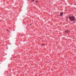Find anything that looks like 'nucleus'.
Here are the masks:
<instances>
[{
	"label": "nucleus",
	"instance_id": "4",
	"mask_svg": "<svg viewBox=\"0 0 76 76\" xmlns=\"http://www.w3.org/2000/svg\"><path fill=\"white\" fill-rule=\"evenodd\" d=\"M35 3H38V1H35Z\"/></svg>",
	"mask_w": 76,
	"mask_h": 76
},
{
	"label": "nucleus",
	"instance_id": "5",
	"mask_svg": "<svg viewBox=\"0 0 76 76\" xmlns=\"http://www.w3.org/2000/svg\"><path fill=\"white\" fill-rule=\"evenodd\" d=\"M32 0V1L33 2H34V1H35L34 0Z\"/></svg>",
	"mask_w": 76,
	"mask_h": 76
},
{
	"label": "nucleus",
	"instance_id": "3",
	"mask_svg": "<svg viewBox=\"0 0 76 76\" xmlns=\"http://www.w3.org/2000/svg\"><path fill=\"white\" fill-rule=\"evenodd\" d=\"M69 33H70V31L69 30H68L67 31V34L68 33V35H69Z\"/></svg>",
	"mask_w": 76,
	"mask_h": 76
},
{
	"label": "nucleus",
	"instance_id": "8",
	"mask_svg": "<svg viewBox=\"0 0 76 76\" xmlns=\"http://www.w3.org/2000/svg\"><path fill=\"white\" fill-rule=\"evenodd\" d=\"M65 32H66V31H65Z\"/></svg>",
	"mask_w": 76,
	"mask_h": 76
},
{
	"label": "nucleus",
	"instance_id": "7",
	"mask_svg": "<svg viewBox=\"0 0 76 76\" xmlns=\"http://www.w3.org/2000/svg\"><path fill=\"white\" fill-rule=\"evenodd\" d=\"M30 25H31V24H30Z\"/></svg>",
	"mask_w": 76,
	"mask_h": 76
},
{
	"label": "nucleus",
	"instance_id": "2",
	"mask_svg": "<svg viewBox=\"0 0 76 76\" xmlns=\"http://www.w3.org/2000/svg\"><path fill=\"white\" fill-rule=\"evenodd\" d=\"M63 15V12H61L60 13V16H62Z\"/></svg>",
	"mask_w": 76,
	"mask_h": 76
},
{
	"label": "nucleus",
	"instance_id": "6",
	"mask_svg": "<svg viewBox=\"0 0 76 76\" xmlns=\"http://www.w3.org/2000/svg\"><path fill=\"white\" fill-rule=\"evenodd\" d=\"M43 45V44H42L41 45Z\"/></svg>",
	"mask_w": 76,
	"mask_h": 76
},
{
	"label": "nucleus",
	"instance_id": "1",
	"mask_svg": "<svg viewBox=\"0 0 76 76\" xmlns=\"http://www.w3.org/2000/svg\"><path fill=\"white\" fill-rule=\"evenodd\" d=\"M69 19H70L71 21H75V19L73 16H71L69 17Z\"/></svg>",
	"mask_w": 76,
	"mask_h": 76
}]
</instances>
